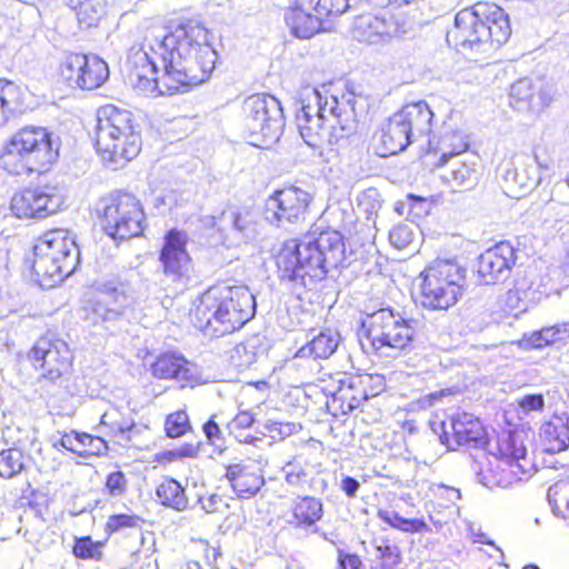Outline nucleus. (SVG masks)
<instances>
[{
	"instance_id": "obj_1",
	"label": "nucleus",
	"mask_w": 569,
	"mask_h": 569,
	"mask_svg": "<svg viewBox=\"0 0 569 569\" xmlns=\"http://www.w3.org/2000/svg\"><path fill=\"white\" fill-rule=\"evenodd\" d=\"M217 52L199 24L179 26L160 38H146L128 51L129 81L141 94L172 96L207 81Z\"/></svg>"
},
{
	"instance_id": "obj_2",
	"label": "nucleus",
	"mask_w": 569,
	"mask_h": 569,
	"mask_svg": "<svg viewBox=\"0 0 569 569\" xmlns=\"http://www.w3.org/2000/svg\"><path fill=\"white\" fill-rule=\"evenodd\" d=\"M346 260L343 237L336 230H325L317 237L283 242L276 254L277 274L280 281L293 289H311L326 278L330 269Z\"/></svg>"
},
{
	"instance_id": "obj_3",
	"label": "nucleus",
	"mask_w": 569,
	"mask_h": 569,
	"mask_svg": "<svg viewBox=\"0 0 569 569\" xmlns=\"http://www.w3.org/2000/svg\"><path fill=\"white\" fill-rule=\"evenodd\" d=\"M256 313V299L246 286L209 288L194 310V323L210 337H222L242 328Z\"/></svg>"
},
{
	"instance_id": "obj_4",
	"label": "nucleus",
	"mask_w": 569,
	"mask_h": 569,
	"mask_svg": "<svg viewBox=\"0 0 569 569\" xmlns=\"http://www.w3.org/2000/svg\"><path fill=\"white\" fill-rule=\"evenodd\" d=\"M301 103L296 121L301 138L312 148L321 144L327 127L335 131L336 139L349 136L357 129L358 112L353 96H342L338 99L336 96H323L318 89H312Z\"/></svg>"
},
{
	"instance_id": "obj_5",
	"label": "nucleus",
	"mask_w": 569,
	"mask_h": 569,
	"mask_svg": "<svg viewBox=\"0 0 569 569\" xmlns=\"http://www.w3.org/2000/svg\"><path fill=\"white\" fill-rule=\"evenodd\" d=\"M511 36L509 17L495 3L477 2L460 10L447 41L462 53H483L506 43Z\"/></svg>"
},
{
	"instance_id": "obj_6",
	"label": "nucleus",
	"mask_w": 569,
	"mask_h": 569,
	"mask_svg": "<svg viewBox=\"0 0 569 569\" xmlns=\"http://www.w3.org/2000/svg\"><path fill=\"white\" fill-rule=\"evenodd\" d=\"M471 468L478 482L493 489L508 488L531 476L533 465L527 458V449L519 436L503 432L498 437L496 449L477 456Z\"/></svg>"
},
{
	"instance_id": "obj_7",
	"label": "nucleus",
	"mask_w": 569,
	"mask_h": 569,
	"mask_svg": "<svg viewBox=\"0 0 569 569\" xmlns=\"http://www.w3.org/2000/svg\"><path fill=\"white\" fill-rule=\"evenodd\" d=\"M60 139L44 128L26 127L12 136L0 154V167L11 174L42 172L59 157Z\"/></svg>"
},
{
	"instance_id": "obj_8",
	"label": "nucleus",
	"mask_w": 569,
	"mask_h": 569,
	"mask_svg": "<svg viewBox=\"0 0 569 569\" xmlns=\"http://www.w3.org/2000/svg\"><path fill=\"white\" fill-rule=\"evenodd\" d=\"M419 321L406 319L399 311L386 307L368 313L362 328L376 351L388 348L395 352L409 351L417 341Z\"/></svg>"
},
{
	"instance_id": "obj_9",
	"label": "nucleus",
	"mask_w": 569,
	"mask_h": 569,
	"mask_svg": "<svg viewBox=\"0 0 569 569\" xmlns=\"http://www.w3.org/2000/svg\"><path fill=\"white\" fill-rule=\"evenodd\" d=\"M96 212L102 230L113 240L131 239L143 231L140 201L130 193L112 192L100 198Z\"/></svg>"
},
{
	"instance_id": "obj_10",
	"label": "nucleus",
	"mask_w": 569,
	"mask_h": 569,
	"mask_svg": "<svg viewBox=\"0 0 569 569\" xmlns=\"http://www.w3.org/2000/svg\"><path fill=\"white\" fill-rule=\"evenodd\" d=\"M421 305L428 309L446 310L462 292L465 269L453 260H436L421 273Z\"/></svg>"
},
{
	"instance_id": "obj_11",
	"label": "nucleus",
	"mask_w": 569,
	"mask_h": 569,
	"mask_svg": "<svg viewBox=\"0 0 569 569\" xmlns=\"http://www.w3.org/2000/svg\"><path fill=\"white\" fill-rule=\"evenodd\" d=\"M243 126L252 138L251 143H267L279 139L284 127L281 104L270 94L258 93L243 101Z\"/></svg>"
},
{
	"instance_id": "obj_12",
	"label": "nucleus",
	"mask_w": 569,
	"mask_h": 569,
	"mask_svg": "<svg viewBox=\"0 0 569 569\" xmlns=\"http://www.w3.org/2000/svg\"><path fill=\"white\" fill-rule=\"evenodd\" d=\"M138 124L133 114L112 104L98 110V124L96 131V147L104 150L114 148V138H122L128 146V152L132 153L138 146Z\"/></svg>"
},
{
	"instance_id": "obj_13",
	"label": "nucleus",
	"mask_w": 569,
	"mask_h": 569,
	"mask_svg": "<svg viewBox=\"0 0 569 569\" xmlns=\"http://www.w3.org/2000/svg\"><path fill=\"white\" fill-rule=\"evenodd\" d=\"M33 367L40 372V381L60 383L69 373L72 356L68 345L57 338L41 337L31 350Z\"/></svg>"
},
{
	"instance_id": "obj_14",
	"label": "nucleus",
	"mask_w": 569,
	"mask_h": 569,
	"mask_svg": "<svg viewBox=\"0 0 569 569\" xmlns=\"http://www.w3.org/2000/svg\"><path fill=\"white\" fill-rule=\"evenodd\" d=\"M310 194L297 187L274 191L264 206V218L270 223L286 230L305 221L310 203Z\"/></svg>"
},
{
	"instance_id": "obj_15",
	"label": "nucleus",
	"mask_w": 569,
	"mask_h": 569,
	"mask_svg": "<svg viewBox=\"0 0 569 569\" xmlns=\"http://www.w3.org/2000/svg\"><path fill=\"white\" fill-rule=\"evenodd\" d=\"M64 189L58 184H44L16 193L11 210L18 218L43 219L56 213L64 203Z\"/></svg>"
},
{
	"instance_id": "obj_16",
	"label": "nucleus",
	"mask_w": 569,
	"mask_h": 569,
	"mask_svg": "<svg viewBox=\"0 0 569 569\" xmlns=\"http://www.w3.org/2000/svg\"><path fill=\"white\" fill-rule=\"evenodd\" d=\"M553 93L552 86L546 79L525 77L510 86L509 104L519 112L538 116L551 104Z\"/></svg>"
},
{
	"instance_id": "obj_17",
	"label": "nucleus",
	"mask_w": 569,
	"mask_h": 569,
	"mask_svg": "<svg viewBox=\"0 0 569 569\" xmlns=\"http://www.w3.org/2000/svg\"><path fill=\"white\" fill-rule=\"evenodd\" d=\"M515 263V249L511 243L507 241L499 242L479 256L478 278L482 284H495L505 281Z\"/></svg>"
},
{
	"instance_id": "obj_18",
	"label": "nucleus",
	"mask_w": 569,
	"mask_h": 569,
	"mask_svg": "<svg viewBox=\"0 0 569 569\" xmlns=\"http://www.w3.org/2000/svg\"><path fill=\"white\" fill-rule=\"evenodd\" d=\"M187 237L178 230H170L160 252V262L164 276L172 282L188 278L190 271V257L186 250Z\"/></svg>"
},
{
	"instance_id": "obj_19",
	"label": "nucleus",
	"mask_w": 569,
	"mask_h": 569,
	"mask_svg": "<svg viewBox=\"0 0 569 569\" xmlns=\"http://www.w3.org/2000/svg\"><path fill=\"white\" fill-rule=\"evenodd\" d=\"M34 247H44L49 257L61 260L64 271H76L80 263V250L67 230L56 229L46 232Z\"/></svg>"
},
{
	"instance_id": "obj_20",
	"label": "nucleus",
	"mask_w": 569,
	"mask_h": 569,
	"mask_svg": "<svg viewBox=\"0 0 569 569\" xmlns=\"http://www.w3.org/2000/svg\"><path fill=\"white\" fill-rule=\"evenodd\" d=\"M152 375L159 379H174L181 387L193 386L199 379L197 367L177 353H164L153 362Z\"/></svg>"
},
{
	"instance_id": "obj_21",
	"label": "nucleus",
	"mask_w": 569,
	"mask_h": 569,
	"mask_svg": "<svg viewBox=\"0 0 569 569\" xmlns=\"http://www.w3.org/2000/svg\"><path fill=\"white\" fill-rule=\"evenodd\" d=\"M226 478L239 499H249L256 496L264 486V478L261 471L246 463L228 466Z\"/></svg>"
},
{
	"instance_id": "obj_22",
	"label": "nucleus",
	"mask_w": 569,
	"mask_h": 569,
	"mask_svg": "<svg viewBox=\"0 0 569 569\" xmlns=\"http://www.w3.org/2000/svg\"><path fill=\"white\" fill-rule=\"evenodd\" d=\"M44 247H33L32 270L41 287H53L74 271H64L63 262L49 257Z\"/></svg>"
},
{
	"instance_id": "obj_23",
	"label": "nucleus",
	"mask_w": 569,
	"mask_h": 569,
	"mask_svg": "<svg viewBox=\"0 0 569 569\" xmlns=\"http://www.w3.org/2000/svg\"><path fill=\"white\" fill-rule=\"evenodd\" d=\"M392 24L371 13L361 14L352 24V37L359 42L378 44L387 42L392 37Z\"/></svg>"
},
{
	"instance_id": "obj_24",
	"label": "nucleus",
	"mask_w": 569,
	"mask_h": 569,
	"mask_svg": "<svg viewBox=\"0 0 569 569\" xmlns=\"http://www.w3.org/2000/svg\"><path fill=\"white\" fill-rule=\"evenodd\" d=\"M396 114L415 140L430 133L433 113L426 101L408 103Z\"/></svg>"
},
{
	"instance_id": "obj_25",
	"label": "nucleus",
	"mask_w": 569,
	"mask_h": 569,
	"mask_svg": "<svg viewBox=\"0 0 569 569\" xmlns=\"http://www.w3.org/2000/svg\"><path fill=\"white\" fill-rule=\"evenodd\" d=\"M340 383L338 390L332 393V405H338V409L343 415L352 412L370 397L365 389L366 380L363 378H350Z\"/></svg>"
},
{
	"instance_id": "obj_26",
	"label": "nucleus",
	"mask_w": 569,
	"mask_h": 569,
	"mask_svg": "<svg viewBox=\"0 0 569 569\" xmlns=\"http://www.w3.org/2000/svg\"><path fill=\"white\" fill-rule=\"evenodd\" d=\"M450 428L458 446L469 445L478 447L483 443L485 430L473 415L462 412L451 418Z\"/></svg>"
},
{
	"instance_id": "obj_27",
	"label": "nucleus",
	"mask_w": 569,
	"mask_h": 569,
	"mask_svg": "<svg viewBox=\"0 0 569 569\" xmlns=\"http://www.w3.org/2000/svg\"><path fill=\"white\" fill-rule=\"evenodd\" d=\"M341 341L340 333L331 328L319 331L303 345L296 353L297 358L328 359L338 349Z\"/></svg>"
},
{
	"instance_id": "obj_28",
	"label": "nucleus",
	"mask_w": 569,
	"mask_h": 569,
	"mask_svg": "<svg viewBox=\"0 0 569 569\" xmlns=\"http://www.w3.org/2000/svg\"><path fill=\"white\" fill-rule=\"evenodd\" d=\"M413 140V137L407 130L403 122H400V119L395 113L389 118L388 123L381 130V156L396 154L405 150Z\"/></svg>"
},
{
	"instance_id": "obj_29",
	"label": "nucleus",
	"mask_w": 569,
	"mask_h": 569,
	"mask_svg": "<svg viewBox=\"0 0 569 569\" xmlns=\"http://www.w3.org/2000/svg\"><path fill=\"white\" fill-rule=\"evenodd\" d=\"M72 9L81 28L97 27L106 13V0H63Z\"/></svg>"
},
{
	"instance_id": "obj_30",
	"label": "nucleus",
	"mask_w": 569,
	"mask_h": 569,
	"mask_svg": "<svg viewBox=\"0 0 569 569\" xmlns=\"http://www.w3.org/2000/svg\"><path fill=\"white\" fill-rule=\"evenodd\" d=\"M100 426L108 428L109 435L120 437L127 442H130L141 431V428L131 418H123L117 408L108 410L101 416Z\"/></svg>"
},
{
	"instance_id": "obj_31",
	"label": "nucleus",
	"mask_w": 569,
	"mask_h": 569,
	"mask_svg": "<svg viewBox=\"0 0 569 569\" xmlns=\"http://www.w3.org/2000/svg\"><path fill=\"white\" fill-rule=\"evenodd\" d=\"M322 20L320 14L312 16L300 7L295 8L287 17V22L290 24L293 34L301 39H309L323 29Z\"/></svg>"
},
{
	"instance_id": "obj_32",
	"label": "nucleus",
	"mask_w": 569,
	"mask_h": 569,
	"mask_svg": "<svg viewBox=\"0 0 569 569\" xmlns=\"http://www.w3.org/2000/svg\"><path fill=\"white\" fill-rule=\"evenodd\" d=\"M541 438L547 452L556 453L566 450L569 447V437L567 436L563 417H555L543 423Z\"/></svg>"
},
{
	"instance_id": "obj_33",
	"label": "nucleus",
	"mask_w": 569,
	"mask_h": 569,
	"mask_svg": "<svg viewBox=\"0 0 569 569\" xmlns=\"http://www.w3.org/2000/svg\"><path fill=\"white\" fill-rule=\"evenodd\" d=\"M96 148L106 166L111 167L114 170L122 168L139 154L141 150L140 132H138V146L132 153L127 151V142H124L120 137L119 139L114 138V148H111L110 150H104L101 147Z\"/></svg>"
},
{
	"instance_id": "obj_34",
	"label": "nucleus",
	"mask_w": 569,
	"mask_h": 569,
	"mask_svg": "<svg viewBox=\"0 0 569 569\" xmlns=\"http://www.w3.org/2000/svg\"><path fill=\"white\" fill-rule=\"evenodd\" d=\"M86 66H82L80 89L93 90L100 87L109 77L108 64L97 56H86Z\"/></svg>"
},
{
	"instance_id": "obj_35",
	"label": "nucleus",
	"mask_w": 569,
	"mask_h": 569,
	"mask_svg": "<svg viewBox=\"0 0 569 569\" xmlns=\"http://www.w3.org/2000/svg\"><path fill=\"white\" fill-rule=\"evenodd\" d=\"M292 511L299 527H310L321 519L323 505L320 499L306 496L298 498Z\"/></svg>"
},
{
	"instance_id": "obj_36",
	"label": "nucleus",
	"mask_w": 569,
	"mask_h": 569,
	"mask_svg": "<svg viewBox=\"0 0 569 569\" xmlns=\"http://www.w3.org/2000/svg\"><path fill=\"white\" fill-rule=\"evenodd\" d=\"M262 352L258 337H251L233 347L230 352V362L238 370L250 368Z\"/></svg>"
},
{
	"instance_id": "obj_37",
	"label": "nucleus",
	"mask_w": 569,
	"mask_h": 569,
	"mask_svg": "<svg viewBox=\"0 0 569 569\" xmlns=\"http://www.w3.org/2000/svg\"><path fill=\"white\" fill-rule=\"evenodd\" d=\"M157 497L160 502L177 511H183L188 508V498L183 487L174 479H166L157 487Z\"/></svg>"
},
{
	"instance_id": "obj_38",
	"label": "nucleus",
	"mask_w": 569,
	"mask_h": 569,
	"mask_svg": "<svg viewBox=\"0 0 569 569\" xmlns=\"http://www.w3.org/2000/svg\"><path fill=\"white\" fill-rule=\"evenodd\" d=\"M480 172L476 163L466 162L455 163L449 174L446 177L451 187L459 190H469L477 186Z\"/></svg>"
},
{
	"instance_id": "obj_39",
	"label": "nucleus",
	"mask_w": 569,
	"mask_h": 569,
	"mask_svg": "<svg viewBox=\"0 0 569 569\" xmlns=\"http://www.w3.org/2000/svg\"><path fill=\"white\" fill-rule=\"evenodd\" d=\"M257 421L258 420L252 411L240 410L232 420L227 423V429L239 442L254 443V441L260 439L251 435H244L243 431L251 428Z\"/></svg>"
},
{
	"instance_id": "obj_40",
	"label": "nucleus",
	"mask_w": 569,
	"mask_h": 569,
	"mask_svg": "<svg viewBox=\"0 0 569 569\" xmlns=\"http://www.w3.org/2000/svg\"><path fill=\"white\" fill-rule=\"evenodd\" d=\"M378 517L390 527L403 532H420L427 529V525L420 519H407L393 510L379 509Z\"/></svg>"
},
{
	"instance_id": "obj_41",
	"label": "nucleus",
	"mask_w": 569,
	"mask_h": 569,
	"mask_svg": "<svg viewBox=\"0 0 569 569\" xmlns=\"http://www.w3.org/2000/svg\"><path fill=\"white\" fill-rule=\"evenodd\" d=\"M24 469V456L20 449L10 448L0 452V477L11 479Z\"/></svg>"
},
{
	"instance_id": "obj_42",
	"label": "nucleus",
	"mask_w": 569,
	"mask_h": 569,
	"mask_svg": "<svg viewBox=\"0 0 569 569\" xmlns=\"http://www.w3.org/2000/svg\"><path fill=\"white\" fill-rule=\"evenodd\" d=\"M82 66H86L84 54L71 53L69 54L61 66V74L67 81L68 86L72 88H80V80L82 76Z\"/></svg>"
},
{
	"instance_id": "obj_43",
	"label": "nucleus",
	"mask_w": 569,
	"mask_h": 569,
	"mask_svg": "<svg viewBox=\"0 0 569 569\" xmlns=\"http://www.w3.org/2000/svg\"><path fill=\"white\" fill-rule=\"evenodd\" d=\"M359 210L366 214L368 222L375 224L379 210L382 207L380 192L376 188H368L358 198Z\"/></svg>"
},
{
	"instance_id": "obj_44",
	"label": "nucleus",
	"mask_w": 569,
	"mask_h": 569,
	"mask_svg": "<svg viewBox=\"0 0 569 569\" xmlns=\"http://www.w3.org/2000/svg\"><path fill=\"white\" fill-rule=\"evenodd\" d=\"M260 433L274 440H283L286 437L298 433L302 427L300 423L266 420L261 425Z\"/></svg>"
},
{
	"instance_id": "obj_45",
	"label": "nucleus",
	"mask_w": 569,
	"mask_h": 569,
	"mask_svg": "<svg viewBox=\"0 0 569 569\" xmlns=\"http://www.w3.org/2000/svg\"><path fill=\"white\" fill-rule=\"evenodd\" d=\"M376 551L381 562L373 569H396L400 565L401 555L397 546L383 542L376 546Z\"/></svg>"
},
{
	"instance_id": "obj_46",
	"label": "nucleus",
	"mask_w": 569,
	"mask_h": 569,
	"mask_svg": "<svg viewBox=\"0 0 569 569\" xmlns=\"http://www.w3.org/2000/svg\"><path fill=\"white\" fill-rule=\"evenodd\" d=\"M190 421L186 411L179 410L170 413L166 419V432L170 438H178L190 430Z\"/></svg>"
},
{
	"instance_id": "obj_47",
	"label": "nucleus",
	"mask_w": 569,
	"mask_h": 569,
	"mask_svg": "<svg viewBox=\"0 0 569 569\" xmlns=\"http://www.w3.org/2000/svg\"><path fill=\"white\" fill-rule=\"evenodd\" d=\"M100 546V542H94L91 537H82L76 540L73 546V553L77 558L80 559L99 560L102 557Z\"/></svg>"
},
{
	"instance_id": "obj_48",
	"label": "nucleus",
	"mask_w": 569,
	"mask_h": 569,
	"mask_svg": "<svg viewBox=\"0 0 569 569\" xmlns=\"http://www.w3.org/2000/svg\"><path fill=\"white\" fill-rule=\"evenodd\" d=\"M232 221V228L238 231L244 241H248L254 237L256 227L249 214H242L237 211L230 213Z\"/></svg>"
},
{
	"instance_id": "obj_49",
	"label": "nucleus",
	"mask_w": 569,
	"mask_h": 569,
	"mask_svg": "<svg viewBox=\"0 0 569 569\" xmlns=\"http://www.w3.org/2000/svg\"><path fill=\"white\" fill-rule=\"evenodd\" d=\"M112 302L111 300L99 299L94 303L93 312L100 318L102 321H113L118 319L124 311L123 303H113V307H109L108 305Z\"/></svg>"
},
{
	"instance_id": "obj_50",
	"label": "nucleus",
	"mask_w": 569,
	"mask_h": 569,
	"mask_svg": "<svg viewBox=\"0 0 569 569\" xmlns=\"http://www.w3.org/2000/svg\"><path fill=\"white\" fill-rule=\"evenodd\" d=\"M282 470L286 481L290 486L298 487L307 480L308 473L306 467L297 459L287 462Z\"/></svg>"
},
{
	"instance_id": "obj_51",
	"label": "nucleus",
	"mask_w": 569,
	"mask_h": 569,
	"mask_svg": "<svg viewBox=\"0 0 569 569\" xmlns=\"http://www.w3.org/2000/svg\"><path fill=\"white\" fill-rule=\"evenodd\" d=\"M140 518L133 515H112L108 518L106 531L117 532L124 528L138 527Z\"/></svg>"
},
{
	"instance_id": "obj_52",
	"label": "nucleus",
	"mask_w": 569,
	"mask_h": 569,
	"mask_svg": "<svg viewBox=\"0 0 569 569\" xmlns=\"http://www.w3.org/2000/svg\"><path fill=\"white\" fill-rule=\"evenodd\" d=\"M106 487L111 496L120 497L127 490V478L122 471L111 472L107 477Z\"/></svg>"
},
{
	"instance_id": "obj_53",
	"label": "nucleus",
	"mask_w": 569,
	"mask_h": 569,
	"mask_svg": "<svg viewBox=\"0 0 569 569\" xmlns=\"http://www.w3.org/2000/svg\"><path fill=\"white\" fill-rule=\"evenodd\" d=\"M98 290L103 295L102 299L111 300L113 303L126 305L127 298L123 291L113 281L99 284Z\"/></svg>"
},
{
	"instance_id": "obj_54",
	"label": "nucleus",
	"mask_w": 569,
	"mask_h": 569,
	"mask_svg": "<svg viewBox=\"0 0 569 569\" xmlns=\"http://www.w3.org/2000/svg\"><path fill=\"white\" fill-rule=\"evenodd\" d=\"M519 407L526 411H542L545 407L543 396L540 393L526 395L519 400Z\"/></svg>"
},
{
	"instance_id": "obj_55",
	"label": "nucleus",
	"mask_w": 569,
	"mask_h": 569,
	"mask_svg": "<svg viewBox=\"0 0 569 569\" xmlns=\"http://www.w3.org/2000/svg\"><path fill=\"white\" fill-rule=\"evenodd\" d=\"M203 432L212 445H217L218 441L222 439L221 429L219 425L214 421V417H212L203 425Z\"/></svg>"
},
{
	"instance_id": "obj_56",
	"label": "nucleus",
	"mask_w": 569,
	"mask_h": 569,
	"mask_svg": "<svg viewBox=\"0 0 569 569\" xmlns=\"http://www.w3.org/2000/svg\"><path fill=\"white\" fill-rule=\"evenodd\" d=\"M199 502L206 512L211 513L219 511L220 506L223 503V499L219 495H211L207 498H200Z\"/></svg>"
},
{
	"instance_id": "obj_57",
	"label": "nucleus",
	"mask_w": 569,
	"mask_h": 569,
	"mask_svg": "<svg viewBox=\"0 0 569 569\" xmlns=\"http://www.w3.org/2000/svg\"><path fill=\"white\" fill-rule=\"evenodd\" d=\"M390 240L391 242L398 247V248H401L406 244V242L408 241L409 239V232H408V229L406 227H397V228H393L391 231H390Z\"/></svg>"
},
{
	"instance_id": "obj_58",
	"label": "nucleus",
	"mask_w": 569,
	"mask_h": 569,
	"mask_svg": "<svg viewBox=\"0 0 569 569\" xmlns=\"http://www.w3.org/2000/svg\"><path fill=\"white\" fill-rule=\"evenodd\" d=\"M339 565L341 569H359L361 560L357 555H348L339 550Z\"/></svg>"
},
{
	"instance_id": "obj_59",
	"label": "nucleus",
	"mask_w": 569,
	"mask_h": 569,
	"mask_svg": "<svg viewBox=\"0 0 569 569\" xmlns=\"http://www.w3.org/2000/svg\"><path fill=\"white\" fill-rule=\"evenodd\" d=\"M340 488L349 498H353L360 488V482L350 476H345L341 480Z\"/></svg>"
},
{
	"instance_id": "obj_60",
	"label": "nucleus",
	"mask_w": 569,
	"mask_h": 569,
	"mask_svg": "<svg viewBox=\"0 0 569 569\" xmlns=\"http://www.w3.org/2000/svg\"><path fill=\"white\" fill-rule=\"evenodd\" d=\"M506 180L511 179L515 183L522 188H530L535 186L536 180L521 176L517 170H508L505 174Z\"/></svg>"
},
{
	"instance_id": "obj_61",
	"label": "nucleus",
	"mask_w": 569,
	"mask_h": 569,
	"mask_svg": "<svg viewBox=\"0 0 569 569\" xmlns=\"http://www.w3.org/2000/svg\"><path fill=\"white\" fill-rule=\"evenodd\" d=\"M555 331L556 342L566 341L569 338V321L551 326Z\"/></svg>"
},
{
	"instance_id": "obj_62",
	"label": "nucleus",
	"mask_w": 569,
	"mask_h": 569,
	"mask_svg": "<svg viewBox=\"0 0 569 569\" xmlns=\"http://www.w3.org/2000/svg\"><path fill=\"white\" fill-rule=\"evenodd\" d=\"M527 343L532 347V348H537V349H540V348H543L545 346H548V342L545 341L543 339V336H542V331L539 330V331H536L533 332L529 339L527 340Z\"/></svg>"
},
{
	"instance_id": "obj_63",
	"label": "nucleus",
	"mask_w": 569,
	"mask_h": 569,
	"mask_svg": "<svg viewBox=\"0 0 569 569\" xmlns=\"http://www.w3.org/2000/svg\"><path fill=\"white\" fill-rule=\"evenodd\" d=\"M61 446L72 452H80L78 447V435L74 437L68 435L63 436L61 438Z\"/></svg>"
},
{
	"instance_id": "obj_64",
	"label": "nucleus",
	"mask_w": 569,
	"mask_h": 569,
	"mask_svg": "<svg viewBox=\"0 0 569 569\" xmlns=\"http://www.w3.org/2000/svg\"><path fill=\"white\" fill-rule=\"evenodd\" d=\"M11 89H12L11 82H9L4 79H0V103H1L2 110H4V108L8 106L7 92Z\"/></svg>"
}]
</instances>
